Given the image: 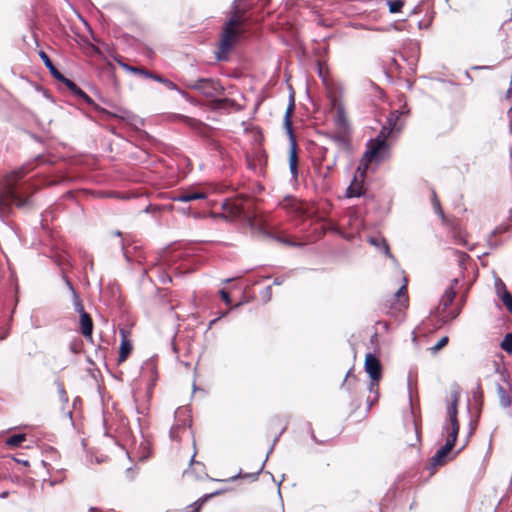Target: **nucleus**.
<instances>
[{
  "label": "nucleus",
  "instance_id": "nucleus-1",
  "mask_svg": "<svg viewBox=\"0 0 512 512\" xmlns=\"http://www.w3.org/2000/svg\"><path fill=\"white\" fill-rule=\"evenodd\" d=\"M459 397V391L452 392L451 402L447 406V419L442 427V434L447 433L446 442L435 452L431 458L430 464L432 467L443 465L449 458L450 452L455 445L460 428L457 408Z\"/></svg>",
  "mask_w": 512,
  "mask_h": 512
},
{
  "label": "nucleus",
  "instance_id": "nucleus-2",
  "mask_svg": "<svg viewBox=\"0 0 512 512\" xmlns=\"http://www.w3.org/2000/svg\"><path fill=\"white\" fill-rule=\"evenodd\" d=\"M24 174L23 168L11 172L5 179L3 188L0 191V219H4L11 210V206L27 208L31 206L30 197H23L22 187L16 185Z\"/></svg>",
  "mask_w": 512,
  "mask_h": 512
},
{
  "label": "nucleus",
  "instance_id": "nucleus-3",
  "mask_svg": "<svg viewBox=\"0 0 512 512\" xmlns=\"http://www.w3.org/2000/svg\"><path fill=\"white\" fill-rule=\"evenodd\" d=\"M175 423L169 431V437L172 441H181L185 434L192 435L190 430L191 415L186 407H179L175 410Z\"/></svg>",
  "mask_w": 512,
  "mask_h": 512
},
{
  "label": "nucleus",
  "instance_id": "nucleus-4",
  "mask_svg": "<svg viewBox=\"0 0 512 512\" xmlns=\"http://www.w3.org/2000/svg\"><path fill=\"white\" fill-rule=\"evenodd\" d=\"M188 87L199 91L204 96L213 98L220 95L222 87L218 81L212 78H199L188 84Z\"/></svg>",
  "mask_w": 512,
  "mask_h": 512
},
{
  "label": "nucleus",
  "instance_id": "nucleus-5",
  "mask_svg": "<svg viewBox=\"0 0 512 512\" xmlns=\"http://www.w3.org/2000/svg\"><path fill=\"white\" fill-rule=\"evenodd\" d=\"M237 40V32L230 30V28H223L221 40L219 42L218 50L215 52V58L218 61H224L228 57V53L233 48Z\"/></svg>",
  "mask_w": 512,
  "mask_h": 512
},
{
  "label": "nucleus",
  "instance_id": "nucleus-6",
  "mask_svg": "<svg viewBox=\"0 0 512 512\" xmlns=\"http://www.w3.org/2000/svg\"><path fill=\"white\" fill-rule=\"evenodd\" d=\"M390 156V145L380 144L369 141L367 143V150L364 153V159L367 162H381L388 159Z\"/></svg>",
  "mask_w": 512,
  "mask_h": 512
},
{
  "label": "nucleus",
  "instance_id": "nucleus-7",
  "mask_svg": "<svg viewBox=\"0 0 512 512\" xmlns=\"http://www.w3.org/2000/svg\"><path fill=\"white\" fill-rule=\"evenodd\" d=\"M364 367L366 373L371 378L369 389L372 391L374 385H376L381 378L380 361L375 355L368 353L365 357Z\"/></svg>",
  "mask_w": 512,
  "mask_h": 512
},
{
  "label": "nucleus",
  "instance_id": "nucleus-8",
  "mask_svg": "<svg viewBox=\"0 0 512 512\" xmlns=\"http://www.w3.org/2000/svg\"><path fill=\"white\" fill-rule=\"evenodd\" d=\"M332 105L335 109L334 125L336 129L340 131H350L344 104L336 98H333Z\"/></svg>",
  "mask_w": 512,
  "mask_h": 512
},
{
  "label": "nucleus",
  "instance_id": "nucleus-9",
  "mask_svg": "<svg viewBox=\"0 0 512 512\" xmlns=\"http://www.w3.org/2000/svg\"><path fill=\"white\" fill-rule=\"evenodd\" d=\"M328 137L340 150H349L350 131L337 130L336 132L329 134Z\"/></svg>",
  "mask_w": 512,
  "mask_h": 512
},
{
  "label": "nucleus",
  "instance_id": "nucleus-10",
  "mask_svg": "<svg viewBox=\"0 0 512 512\" xmlns=\"http://www.w3.org/2000/svg\"><path fill=\"white\" fill-rule=\"evenodd\" d=\"M291 146L289 153V169L293 179L297 180L298 178V157L296 153V142L294 136L290 138Z\"/></svg>",
  "mask_w": 512,
  "mask_h": 512
},
{
  "label": "nucleus",
  "instance_id": "nucleus-11",
  "mask_svg": "<svg viewBox=\"0 0 512 512\" xmlns=\"http://www.w3.org/2000/svg\"><path fill=\"white\" fill-rule=\"evenodd\" d=\"M459 280L454 278L451 280L450 286L445 290L441 300L440 305L443 306V310H445L452 302L456 296L455 287L458 285Z\"/></svg>",
  "mask_w": 512,
  "mask_h": 512
},
{
  "label": "nucleus",
  "instance_id": "nucleus-12",
  "mask_svg": "<svg viewBox=\"0 0 512 512\" xmlns=\"http://www.w3.org/2000/svg\"><path fill=\"white\" fill-rule=\"evenodd\" d=\"M459 280L454 278L451 280L450 286L445 290L441 300L440 305L443 306V310H445L452 302L456 296L455 287L458 285Z\"/></svg>",
  "mask_w": 512,
  "mask_h": 512
},
{
  "label": "nucleus",
  "instance_id": "nucleus-13",
  "mask_svg": "<svg viewBox=\"0 0 512 512\" xmlns=\"http://www.w3.org/2000/svg\"><path fill=\"white\" fill-rule=\"evenodd\" d=\"M368 242L395 261L394 256L390 253L389 245L384 238L380 236H373L368 238Z\"/></svg>",
  "mask_w": 512,
  "mask_h": 512
},
{
  "label": "nucleus",
  "instance_id": "nucleus-14",
  "mask_svg": "<svg viewBox=\"0 0 512 512\" xmlns=\"http://www.w3.org/2000/svg\"><path fill=\"white\" fill-rule=\"evenodd\" d=\"M207 197L204 192H181L175 196H172L171 199L177 202H189L193 200L205 199Z\"/></svg>",
  "mask_w": 512,
  "mask_h": 512
},
{
  "label": "nucleus",
  "instance_id": "nucleus-15",
  "mask_svg": "<svg viewBox=\"0 0 512 512\" xmlns=\"http://www.w3.org/2000/svg\"><path fill=\"white\" fill-rule=\"evenodd\" d=\"M63 278H64L67 288L69 289V291L71 293L72 303H73V307H74L75 311L77 313L85 311L82 300H81L80 296L78 295V293L76 292L75 288L73 287L72 283L66 276H64Z\"/></svg>",
  "mask_w": 512,
  "mask_h": 512
},
{
  "label": "nucleus",
  "instance_id": "nucleus-16",
  "mask_svg": "<svg viewBox=\"0 0 512 512\" xmlns=\"http://www.w3.org/2000/svg\"><path fill=\"white\" fill-rule=\"evenodd\" d=\"M507 388L501 384H497L496 390L501 407L508 408L511 405V397L509 394L510 384L507 383Z\"/></svg>",
  "mask_w": 512,
  "mask_h": 512
},
{
  "label": "nucleus",
  "instance_id": "nucleus-17",
  "mask_svg": "<svg viewBox=\"0 0 512 512\" xmlns=\"http://www.w3.org/2000/svg\"><path fill=\"white\" fill-rule=\"evenodd\" d=\"M81 333L85 337H91L93 330L92 319L85 311L79 312Z\"/></svg>",
  "mask_w": 512,
  "mask_h": 512
},
{
  "label": "nucleus",
  "instance_id": "nucleus-18",
  "mask_svg": "<svg viewBox=\"0 0 512 512\" xmlns=\"http://www.w3.org/2000/svg\"><path fill=\"white\" fill-rule=\"evenodd\" d=\"M121 333V343H120V352L118 356V362L121 363L126 360L129 353L132 350V345L130 341L126 338L125 331L123 329L120 330Z\"/></svg>",
  "mask_w": 512,
  "mask_h": 512
},
{
  "label": "nucleus",
  "instance_id": "nucleus-19",
  "mask_svg": "<svg viewBox=\"0 0 512 512\" xmlns=\"http://www.w3.org/2000/svg\"><path fill=\"white\" fill-rule=\"evenodd\" d=\"M117 117L125 120L136 129H140V127L144 125V122L141 118L126 110L121 111V114L117 115Z\"/></svg>",
  "mask_w": 512,
  "mask_h": 512
},
{
  "label": "nucleus",
  "instance_id": "nucleus-20",
  "mask_svg": "<svg viewBox=\"0 0 512 512\" xmlns=\"http://www.w3.org/2000/svg\"><path fill=\"white\" fill-rule=\"evenodd\" d=\"M294 108H295L294 97L291 96L289 105H288V107L286 109V113H285V116H284V125H285L286 132L289 135V138H292V136H293L290 118H291V115H292V113L294 111Z\"/></svg>",
  "mask_w": 512,
  "mask_h": 512
},
{
  "label": "nucleus",
  "instance_id": "nucleus-21",
  "mask_svg": "<svg viewBox=\"0 0 512 512\" xmlns=\"http://www.w3.org/2000/svg\"><path fill=\"white\" fill-rule=\"evenodd\" d=\"M39 56L42 59V61H43L44 65L46 66V68L49 70L50 74L55 79H60V77H62V73L59 72L58 69L54 66V64L50 60L49 56L44 51H41L39 53Z\"/></svg>",
  "mask_w": 512,
  "mask_h": 512
},
{
  "label": "nucleus",
  "instance_id": "nucleus-22",
  "mask_svg": "<svg viewBox=\"0 0 512 512\" xmlns=\"http://www.w3.org/2000/svg\"><path fill=\"white\" fill-rule=\"evenodd\" d=\"M399 118H400V111L399 110L392 111L389 114V116L387 117V126L391 127L394 131H397V132L401 131L404 124L398 123Z\"/></svg>",
  "mask_w": 512,
  "mask_h": 512
},
{
  "label": "nucleus",
  "instance_id": "nucleus-23",
  "mask_svg": "<svg viewBox=\"0 0 512 512\" xmlns=\"http://www.w3.org/2000/svg\"><path fill=\"white\" fill-rule=\"evenodd\" d=\"M394 130L389 126H383L379 131L377 136L374 139H371V142L380 143V144H389L387 142V138L391 135Z\"/></svg>",
  "mask_w": 512,
  "mask_h": 512
},
{
  "label": "nucleus",
  "instance_id": "nucleus-24",
  "mask_svg": "<svg viewBox=\"0 0 512 512\" xmlns=\"http://www.w3.org/2000/svg\"><path fill=\"white\" fill-rule=\"evenodd\" d=\"M394 130L389 126H383L379 131L377 136L374 139H371V142L380 143V144H389L387 142V138L391 135Z\"/></svg>",
  "mask_w": 512,
  "mask_h": 512
},
{
  "label": "nucleus",
  "instance_id": "nucleus-25",
  "mask_svg": "<svg viewBox=\"0 0 512 512\" xmlns=\"http://www.w3.org/2000/svg\"><path fill=\"white\" fill-rule=\"evenodd\" d=\"M406 287H407V279L405 276H403V284L395 293V297L398 299L400 305H402V306H406V304L408 302V297L406 295Z\"/></svg>",
  "mask_w": 512,
  "mask_h": 512
},
{
  "label": "nucleus",
  "instance_id": "nucleus-26",
  "mask_svg": "<svg viewBox=\"0 0 512 512\" xmlns=\"http://www.w3.org/2000/svg\"><path fill=\"white\" fill-rule=\"evenodd\" d=\"M263 463H265V461ZM263 467H264V464L261 465V467L258 471L252 472V473H244L243 474L242 471L240 470L236 475L230 477L228 481L234 482L235 480H237L240 477L250 479L251 481H256L258 479V476H259L260 472L262 471Z\"/></svg>",
  "mask_w": 512,
  "mask_h": 512
},
{
  "label": "nucleus",
  "instance_id": "nucleus-27",
  "mask_svg": "<svg viewBox=\"0 0 512 512\" xmlns=\"http://www.w3.org/2000/svg\"><path fill=\"white\" fill-rule=\"evenodd\" d=\"M363 193L362 186L358 183H356V178L352 181V183L349 185V187L346 190V196L351 197H360Z\"/></svg>",
  "mask_w": 512,
  "mask_h": 512
},
{
  "label": "nucleus",
  "instance_id": "nucleus-28",
  "mask_svg": "<svg viewBox=\"0 0 512 512\" xmlns=\"http://www.w3.org/2000/svg\"><path fill=\"white\" fill-rule=\"evenodd\" d=\"M55 385L57 388V392H58L60 401L63 404H67L69 399H68L64 384L60 380H55Z\"/></svg>",
  "mask_w": 512,
  "mask_h": 512
},
{
  "label": "nucleus",
  "instance_id": "nucleus-29",
  "mask_svg": "<svg viewBox=\"0 0 512 512\" xmlns=\"http://www.w3.org/2000/svg\"><path fill=\"white\" fill-rule=\"evenodd\" d=\"M25 440L24 434H15L6 440V445L9 447H17Z\"/></svg>",
  "mask_w": 512,
  "mask_h": 512
},
{
  "label": "nucleus",
  "instance_id": "nucleus-30",
  "mask_svg": "<svg viewBox=\"0 0 512 512\" xmlns=\"http://www.w3.org/2000/svg\"><path fill=\"white\" fill-rule=\"evenodd\" d=\"M503 304L506 306L508 311L512 314V295L508 290L503 291L501 294L498 295Z\"/></svg>",
  "mask_w": 512,
  "mask_h": 512
},
{
  "label": "nucleus",
  "instance_id": "nucleus-31",
  "mask_svg": "<svg viewBox=\"0 0 512 512\" xmlns=\"http://www.w3.org/2000/svg\"><path fill=\"white\" fill-rule=\"evenodd\" d=\"M500 347L507 353H512V333H507L501 341Z\"/></svg>",
  "mask_w": 512,
  "mask_h": 512
},
{
  "label": "nucleus",
  "instance_id": "nucleus-32",
  "mask_svg": "<svg viewBox=\"0 0 512 512\" xmlns=\"http://www.w3.org/2000/svg\"><path fill=\"white\" fill-rule=\"evenodd\" d=\"M390 13H398L401 11L404 2L402 0L387 1Z\"/></svg>",
  "mask_w": 512,
  "mask_h": 512
},
{
  "label": "nucleus",
  "instance_id": "nucleus-33",
  "mask_svg": "<svg viewBox=\"0 0 512 512\" xmlns=\"http://www.w3.org/2000/svg\"><path fill=\"white\" fill-rule=\"evenodd\" d=\"M154 80L160 82L161 84H164L166 88H168L169 90H177V86L175 85V83H173L171 80L167 78H163L162 76L157 75L156 77H154Z\"/></svg>",
  "mask_w": 512,
  "mask_h": 512
},
{
  "label": "nucleus",
  "instance_id": "nucleus-34",
  "mask_svg": "<svg viewBox=\"0 0 512 512\" xmlns=\"http://www.w3.org/2000/svg\"><path fill=\"white\" fill-rule=\"evenodd\" d=\"M240 20L237 16V12L234 13L232 17L225 23L224 28H230L232 31H236L235 27L239 24Z\"/></svg>",
  "mask_w": 512,
  "mask_h": 512
},
{
  "label": "nucleus",
  "instance_id": "nucleus-35",
  "mask_svg": "<svg viewBox=\"0 0 512 512\" xmlns=\"http://www.w3.org/2000/svg\"><path fill=\"white\" fill-rule=\"evenodd\" d=\"M432 203H433V207H434L436 214H438L443 219L444 213H443V210L441 209L440 202H439L435 192H433Z\"/></svg>",
  "mask_w": 512,
  "mask_h": 512
},
{
  "label": "nucleus",
  "instance_id": "nucleus-36",
  "mask_svg": "<svg viewBox=\"0 0 512 512\" xmlns=\"http://www.w3.org/2000/svg\"><path fill=\"white\" fill-rule=\"evenodd\" d=\"M447 343H448V337L444 336L434 346H432L430 348V350H431L432 353H436L440 349H442Z\"/></svg>",
  "mask_w": 512,
  "mask_h": 512
},
{
  "label": "nucleus",
  "instance_id": "nucleus-37",
  "mask_svg": "<svg viewBox=\"0 0 512 512\" xmlns=\"http://www.w3.org/2000/svg\"><path fill=\"white\" fill-rule=\"evenodd\" d=\"M71 92H72L75 96H77V97H79V98H81V99L85 100L86 102H90V101H91L90 97H89V96H88V95H87V94H86V93H85V92H84L80 87H78L77 85H76V88H75V89H72V90H71Z\"/></svg>",
  "mask_w": 512,
  "mask_h": 512
},
{
  "label": "nucleus",
  "instance_id": "nucleus-38",
  "mask_svg": "<svg viewBox=\"0 0 512 512\" xmlns=\"http://www.w3.org/2000/svg\"><path fill=\"white\" fill-rule=\"evenodd\" d=\"M207 498V496L204 497V499H200L193 504L188 506V512H199L200 508L204 502V500Z\"/></svg>",
  "mask_w": 512,
  "mask_h": 512
},
{
  "label": "nucleus",
  "instance_id": "nucleus-39",
  "mask_svg": "<svg viewBox=\"0 0 512 512\" xmlns=\"http://www.w3.org/2000/svg\"><path fill=\"white\" fill-rule=\"evenodd\" d=\"M57 80L64 83L70 91L76 88V84L72 80L66 78L63 74L62 77H60V79Z\"/></svg>",
  "mask_w": 512,
  "mask_h": 512
},
{
  "label": "nucleus",
  "instance_id": "nucleus-40",
  "mask_svg": "<svg viewBox=\"0 0 512 512\" xmlns=\"http://www.w3.org/2000/svg\"><path fill=\"white\" fill-rule=\"evenodd\" d=\"M495 289L498 295L501 294L503 291L507 290L505 284L500 278L495 279Z\"/></svg>",
  "mask_w": 512,
  "mask_h": 512
},
{
  "label": "nucleus",
  "instance_id": "nucleus-41",
  "mask_svg": "<svg viewBox=\"0 0 512 512\" xmlns=\"http://www.w3.org/2000/svg\"><path fill=\"white\" fill-rule=\"evenodd\" d=\"M219 294H220L222 300L224 301V303L226 305H229L230 302H231L229 294L225 290H223V289L219 291Z\"/></svg>",
  "mask_w": 512,
  "mask_h": 512
},
{
  "label": "nucleus",
  "instance_id": "nucleus-42",
  "mask_svg": "<svg viewBox=\"0 0 512 512\" xmlns=\"http://www.w3.org/2000/svg\"><path fill=\"white\" fill-rule=\"evenodd\" d=\"M138 74H141L143 76H145L146 78H151L154 80V77H156L157 75L156 74H153L147 70H144V69H141V68H138Z\"/></svg>",
  "mask_w": 512,
  "mask_h": 512
},
{
  "label": "nucleus",
  "instance_id": "nucleus-43",
  "mask_svg": "<svg viewBox=\"0 0 512 512\" xmlns=\"http://www.w3.org/2000/svg\"><path fill=\"white\" fill-rule=\"evenodd\" d=\"M262 297L265 301H269L271 299V287L268 286L262 291Z\"/></svg>",
  "mask_w": 512,
  "mask_h": 512
},
{
  "label": "nucleus",
  "instance_id": "nucleus-44",
  "mask_svg": "<svg viewBox=\"0 0 512 512\" xmlns=\"http://www.w3.org/2000/svg\"><path fill=\"white\" fill-rule=\"evenodd\" d=\"M120 65L126 70V71H130L132 73H136L138 72V68L137 67H132V66H129L128 64L126 63H123V62H120Z\"/></svg>",
  "mask_w": 512,
  "mask_h": 512
},
{
  "label": "nucleus",
  "instance_id": "nucleus-45",
  "mask_svg": "<svg viewBox=\"0 0 512 512\" xmlns=\"http://www.w3.org/2000/svg\"><path fill=\"white\" fill-rule=\"evenodd\" d=\"M285 282V277L284 276H279V277H276L273 281V284L274 285H281Z\"/></svg>",
  "mask_w": 512,
  "mask_h": 512
},
{
  "label": "nucleus",
  "instance_id": "nucleus-46",
  "mask_svg": "<svg viewBox=\"0 0 512 512\" xmlns=\"http://www.w3.org/2000/svg\"><path fill=\"white\" fill-rule=\"evenodd\" d=\"M400 111V116L401 115H408L409 114V109L406 107V105H403V107L401 109H398Z\"/></svg>",
  "mask_w": 512,
  "mask_h": 512
},
{
  "label": "nucleus",
  "instance_id": "nucleus-47",
  "mask_svg": "<svg viewBox=\"0 0 512 512\" xmlns=\"http://www.w3.org/2000/svg\"><path fill=\"white\" fill-rule=\"evenodd\" d=\"M195 455H196V451H194V454L192 455V457L190 459V463L191 464H196L198 466H203V464L201 462L195 461Z\"/></svg>",
  "mask_w": 512,
  "mask_h": 512
},
{
  "label": "nucleus",
  "instance_id": "nucleus-48",
  "mask_svg": "<svg viewBox=\"0 0 512 512\" xmlns=\"http://www.w3.org/2000/svg\"><path fill=\"white\" fill-rule=\"evenodd\" d=\"M17 463H20L24 466H29V461L28 460H25V459H18V458H15L14 459Z\"/></svg>",
  "mask_w": 512,
  "mask_h": 512
},
{
  "label": "nucleus",
  "instance_id": "nucleus-49",
  "mask_svg": "<svg viewBox=\"0 0 512 512\" xmlns=\"http://www.w3.org/2000/svg\"><path fill=\"white\" fill-rule=\"evenodd\" d=\"M350 376H351V370H349V371L347 372L344 382H346V381H347V379H348ZM344 385H345V383H343V386H344Z\"/></svg>",
  "mask_w": 512,
  "mask_h": 512
},
{
  "label": "nucleus",
  "instance_id": "nucleus-50",
  "mask_svg": "<svg viewBox=\"0 0 512 512\" xmlns=\"http://www.w3.org/2000/svg\"><path fill=\"white\" fill-rule=\"evenodd\" d=\"M508 117H509L510 121H512V107L508 111Z\"/></svg>",
  "mask_w": 512,
  "mask_h": 512
},
{
  "label": "nucleus",
  "instance_id": "nucleus-51",
  "mask_svg": "<svg viewBox=\"0 0 512 512\" xmlns=\"http://www.w3.org/2000/svg\"><path fill=\"white\" fill-rule=\"evenodd\" d=\"M187 121H188V123H189L190 125H194V123L196 122V121H195V120H193V119H187Z\"/></svg>",
  "mask_w": 512,
  "mask_h": 512
},
{
  "label": "nucleus",
  "instance_id": "nucleus-52",
  "mask_svg": "<svg viewBox=\"0 0 512 512\" xmlns=\"http://www.w3.org/2000/svg\"><path fill=\"white\" fill-rule=\"evenodd\" d=\"M334 164H335V163H333L332 165H328V166H327V171H328V172L332 169V167H333V165H334Z\"/></svg>",
  "mask_w": 512,
  "mask_h": 512
},
{
  "label": "nucleus",
  "instance_id": "nucleus-53",
  "mask_svg": "<svg viewBox=\"0 0 512 512\" xmlns=\"http://www.w3.org/2000/svg\"><path fill=\"white\" fill-rule=\"evenodd\" d=\"M231 280H232V279L228 278V279L224 280V282H225V283H228V282H230Z\"/></svg>",
  "mask_w": 512,
  "mask_h": 512
},
{
  "label": "nucleus",
  "instance_id": "nucleus-54",
  "mask_svg": "<svg viewBox=\"0 0 512 512\" xmlns=\"http://www.w3.org/2000/svg\"><path fill=\"white\" fill-rule=\"evenodd\" d=\"M115 234H116L117 236H121V232H119V231H116V233H115Z\"/></svg>",
  "mask_w": 512,
  "mask_h": 512
},
{
  "label": "nucleus",
  "instance_id": "nucleus-55",
  "mask_svg": "<svg viewBox=\"0 0 512 512\" xmlns=\"http://www.w3.org/2000/svg\"><path fill=\"white\" fill-rule=\"evenodd\" d=\"M89 512H95V509L94 508H90Z\"/></svg>",
  "mask_w": 512,
  "mask_h": 512
},
{
  "label": "nucleus",
  "instance_id": "nucleus-56",
  "mask_svg": "<svg viewBox=\"0 0 512 512\" xmlns=\"http://www.w3.org/2000/svg\"><path fill=\"white\" fill-rule=\"evenodd\" d=\"M68 415H69V417H72V412L68 411Z\"/></svg>",
  "mask_w": 512,
  "mask_h": 512
},
{
  "label": "nucleus",
  "instance_id": "nucleus-57",
  "mask_svg": "<svg viewBox=\"0 0 512 512\" xmlns=\"http://www.w3.org/2000/svg\"><path fill=\"white\" fill-rule=\"evenodd\" d=\"M414 432H415V434L418 436V431H417V429H414Z\"/></svg>",
  "mask_w": 512,
  "mask_h": 512
},
{
  "label": "nucleus",
  "instance_id": "nucleus-58",
  "mask_svg": "<svg viewBox=\"0 0 512 512\" xmlns=\"http://www.w3.org/2000/svg\"><path fill=\"white\" fill-rule=\"evenodd\" d=\"M414 432H415V434L418 436V431H417V429H414Z\"/></svg>",
  "mask_w": 512,
  "mask_h": 512
},
{
  "label": "nucleus",
  "instance_id": "nucleus-59",
  "mask_svg": "<svg viewBox=\"0 0 512 512\" xmlns=\"http://www.w3.org/2000/svg\"><path fill=\"white\" fill-rule=\"evenodd\" d=\"M510 416L512 417V409H511V412H510Z\"/></svg>",
  "mask_w": 512,
  "mask_h": 512
}]
</instances>
